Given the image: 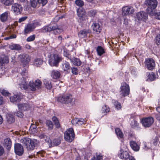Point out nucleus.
Segmentation results:
<instances>
[{"label": "nucleus", "instance_id": "obj_28", "mask_svg": "<svg viewBox=\"0 0 160 160\" xmlns=\"http://www.w3.org/2000/svg\"><path fill=\"white\" fill-rule=\"evenodd\" d=\"M130 144L131 148L134 151H138L139 149V147L134 141H131L130 142Z\"/></svg>", "mask_w": 160, "mask_h": 160}, {"label": "nucleus", "instance_id": "obj_6", "mask_svg": "<svg viewBox=\"0 0 160 160\" xmlns=\"http://www.w3.org/2000/svg\"><path fill=\"white\" fill-rule=\"evenodd\" d=\"M77 15L81 22L88 20V17L84 8H79L77 10Z\"/></svg>", "mask_w": 160, "mask_h": 160}, {"label": "nucleus", "instance_id": "obj_4", "mask_svg": "<svg viewBox=\"0 0 160 160\" xmlns=\"http://www.w3.org/2000/svg\"><path fill=\"white\" fill-rule=\"evenodd\" d=\"M72 95L69 94L63 95L58 97L57 101L64 104L71 103L72 101Z\"/></svg>", "mask_w": 160, "mask_h": 160}, {"label": "nucleus", "instance_id": "obj_48", "mask_svg": "<svg viewBox=\"0 0 160 160\" xmlns=\"http://www.w3.org/2000/svg\"><path fill=\"white\" fill-rule=\"evenodd\" d=\"M1 92L3 95L6 96H9L11 95V94L9 93L8 92L4 89L1 90Z\"/></svg>", "mask_w": 160, "mask_h": 160}, {"label": "nucleus", "instance_id": "obj_60", "mask_svg": "<svg viewBox=\"0 0 160 160\" xmlns=\"http://www.w3.org/2000/svg\"><path fill=\"white\" fill-rule=\"evenodd\" d=\"M62 31V30L61 29L59 28H57L55 31H54V33L55 34H56L58 33H61Z\"/></svg>", "mask_w": 160, "mask_h": 160}, {"label": "nucleus", "instance_id": "obj_59", "mask_svg": "<svg viewBox=\"0 0 160 160\" xmlns=\"http://www.w3.org/2000/svg\"><path fill=\"white\" fill-rule=\"evenodd\" d=\"M37 154L38 157L40 156L41 157H43L44 156V154H45V152L43 151H41L37 152Z\"/></svg>", "mask_w": 160, "mask_h": 160}, {"label": "nucleus", "instance_id": "obj_57", "mask_svg": "<svg viewBox=\"0 0 160 160\" xmlns=\"http://www.w3.org/2000/svg\"><path fill=\"white\" fill-rule=\"evenodd\" d=\"M159 141L158 138L157 137H156L153 140L152 143L153 144L155 145L156 146L158 144Z\"/></svg>", "mask_w": 160, "mask_h": 160}, {"label": "nucleus", "instance_id": "obj_54", "mask_svg": "<svg viewBox=\"0 0 160 160\" xmlns=\"http://www.w3.org/2000/svg\"><path fill=\"white\" fill-rule=\"evenodd\" d=\"M14 114L17 116L18 117L20 118H22L23 116V113L21 112H14Z\"/></svg>", "mask_w": 160, "mask_h": 160}, {"label": "nucleus", "instance_id": "obj_39", "mask_svg": "<svg viewBox=\"0 0 160 160\" xmlns=\"http://www.w3.org/2000/svg\"><path fill=\"white\" fill-rule=\"evenodd\" d=\"M52 119L54 122L56 127L57 128H59L60 127V124L57 118L56 117L54 116L52 118Z\"/></svg>", "mask_w": 160, "mask_h": 160}, {"label": "nucleus", "instance_id": "obj_50", "mask_svg": "<svg viewBox=\"0 0 160 160\" xmlns=\"http://www.w3.org/2000/svg\"><path fill=\"white\" fill-rule=\"evenodd\" d=\"M155 40L156 44L158 46L160 45V34L157 35Z\"/></svg>", "mask_w": 160, "mask_h": 160}, {"label": "nucleus", "instance_id": "obj_46", "mask_svg": "<svg viewBox=\"0 0 160 160\" xmlns=\"http://www.w3.org/2000/svg\"><path fill=\"white\" fill-rule=\"evenodd\" d=\"M114 104L117 109L118 110L121 109L122 107L121 103L118 101H115L114 102Z\"/></svg>", "mask_w": 160, "mask_h": 160}, {"label": "nucleus", "instance_id": "obj_29", "mask_svg": "<svg viewBox=\"0 0 160 160\" xmlns=\"http://www.w3.org/2000/svg\"><path fill=\"white\" fill-rule=\"evenodd\" d=\"M70 60L73 64L75 66H79L82 63L81 61L79 59L75 58H74L72 59L70 58Z\"/></svg>", "mask_w": 160, "mask_h": 160}, {"label": "nucleus", "instance_id": "obj_19", "mask_svg": "<svg viewBox=\"0 0 160 160\" xmlns=\"http://www.w3.org/2000/svg\"><path fill=\"white\" fill-rule=\"evenodd\" d=\"M146 75L147 78V81H153L156 78L155 74L153 72H148L146 73Z\"/></svg>", "mask_w": 160, "mask_h": 160}, {"label": "nucleus", "instance_id": "obj_62", "mask_svg": "<svg viewBox=\"0 0 160 160\" xmlns=\"http://www.w3.org/2000/svg\"><path fill=\"white\" fill-rule=\"evenodd\" d=\"M4 152V149L3 147L0 145V156H2Z\"/></svg>", "mask_w": 160, "mask_h": 160}, {"label": "nucleus", "instance_id": "obj_47", "mask_svg": "<svg viewBox=\"0 0 160 160\" xmlns=\"http://www.w3.org/2000/svg\"><path fill=\"white\" fill-rule=\"evenodd\" d=\"M75 4L78 6L80 7H82L84 5V2L82 1L81 0H76L75 2Z\"/></svg>", "mask_w": 160, "mask_h": 160}, {"label": "nucleus", "instance_id": "obj_41", "mask_svg": "<svg viewBox=\"0 0 160 160\" xmlns=\"http://www.w3.org/2000/svg\"><path fill=\"white\" fill-rule=\"evenodd\" d=\"M44 84L48 89H50L52 88V86L51 82L45 80L44 81Z\"/></svg>", "mask_w": 160, "mask_h": 160}, {"label": "nucleus", "instance_id": "obj_37", "mask_svg": "<svg viewBox=\"0 0 160 160\" xmlns=\"http://www.w3.org/2000/svg\"><path fill=\"white\" fill-rule=\"evenodd\" d=\"M97 51L98 55L100 56H101L105 53L104 49L101 46H98L97 48Z\"/></svg>", "mask_w": 160, "mask_h": 160}, {"label": "nucleus", "instance_id": "obj_45", "mask_svg": "<svg viewBox=\"0 0 160 160\" xmlns=\"http://www.w3.org/2000/svg\"><path fill=\"white\" fill-rule=\"evenodd\" d=\"M38 3V0H30V4L31 6L33 8H35Z\"/></svg>", "mask_w": 160, "mask_h": 160}, {"label": "nucleus", "instance_id": "obj_34", "mask_svg": "<svg viewBox=\"0 0 160 160\" xmlns=\"http://www.w3.org/2000/svg\"><path fill=\"white\" fill-rule=\"evenodd\" d=\"M115 132L117 136L120 138H122L123 137V133L119 128H116L115 129Z\"/></svg>", "mask_w": 160, "mask_h": 160}, {"label": "nucleus", "instance_id": "obj_27", "mask_svg": "<svg viewBox=\"0 0 160 160\" xmlns=\"http://www.w3.org/2000/svg\"><path fill=\"white\" fill-rule=\"evenodd\" d=\"M60 72L57 70H53L52 71L51 76L54 79H58L60 78Z\"/></svg>", "mask_w": 160, "mask_h": 160}, {"label": "nucleus", "instance_id": "obj_35", "mask_svg": "<svg viewBox=\"0 0 160 160\" xmlns=\"http://www.w3.org/2000/svg\"><path fill=\"white\" fill-rule=\"evenodd\" d=\"M150 16H154L155 18L158 20H160V12L155 10L152 12V14L149 15Z\"/></svg>", "mask_w": 160, "mask_h": 160}, {"label": "nucleus", "instance_id": "obj_38", "mask_svg": "<svg viewBox=\"0 0 160 160\" xmlns=\"http://www.w3.org/2000/svg\"><path fill=\"white\" fill-rule=\"evenodd\" d=\"M148 13L144 12H141V19L144 21L148 18Z\"/></svg>", "mask_w": 160, "mask_h": 160}, {"label": "nucleus", "instance_id": "obj_31", "mask_svg": "<svg viewBox=\"0 0 160 160\" xmlns=\"http://www.w3.org/2000/svg\"><path fill=\"white\" fill-rule=\"evenodd\" d=\"M1 2L4 5L9 6L11 5L14 2L13 0H0Z\"/></svg>", "mask_w": 160, "mask_h": 160}, {"label": "nucleus", "instance_id": "obj_53", "mask_svg": "<svg viewBox=\"0 0 160 160\" xmlns=\"http://www.w3.org/2000/svg\"><path fill=\"white\" fill-rule=\"evenodd\" d=\"M96 11L95 10H92L88 12V15L90 17H94L96 15Z\"/></svg>", "mask_w": 160, "mask_h": 160}, {"label": "nucleus", "instance_id": "obj_36", "mask_svg": "<svg viewBox=\"0 0 160 160\" xmlns=\"http://www.w3.org/2000/svg\"><path fill=\"white\" fill-rule=\"evenodd\" d=\"M7 121L9 123H11L15 121V119L12 115L8 114L7 117Z\"/></svg>", "mask_w": 160, "mask_h": 160}, {"label": "nucleus", "instance_id": "obj_2", "mask_svg": "<svg viewBox=\"0 0 160 160\" xmlns=\"http://www.w3.org/2000/svg\"><path fill=\"white\" fill-rule=\"evenodd\" d=\"M158 3L157 0H146L145 1L144 4L148 7L146 11L149 15L152 14V12L155 11Z\"/></svg>", "mask_w": 160, "mask_h": 160}, {"label": "nucleus", "instance_id": "obj_58", "mask_svg": "<svg viewBox=\"0 0 160 160\" xmlns=\"http://www.w3.org/2000/svg\"><path fill=\"white\" fill-rule=\"evenodd\" d=\"M102 157L101 156L98 155L96 157H94L91 159V160H102Z\"/></svg>", "mask_w": 160, "mask_h": 160}, {"label": "nucleus", "instance_id": "obj_49", "mask_svg": "<svg viewBox=\"0 0 160 160\" xmlns=\"http://www.w3.org/2000/svg\"><path fill=\"white\" fill-rule=\"evenodd\" d=\"M35 37L36 36L34 34L31 35L27 39V41L28 42L32 41L35 40Z\"/></svg>", "mask_w": 160, "mask_h": 160}, {"label": "nucleus", "instance_id": "obj_22", "mask_svg": "<svg viewBox=\"0 0 160 160\" xmlns=\"http://www.w3.org/2000/svg\"><path fill=\"white\" fill-rule=\"evenodd\" d=\"M34 29V27L31 23L28 24L25 28L24 33L25 34H27L30 32L33 31Z\"/></svg>", "mask_w": 160, "mask_h": 160}, {"label": "nucleus", "instance_id": "obj_26", "mask_svg": "<svg viewBox=\"0 0 160 160\" xmlns=\"http://www.w3.org/2000/svg\"><path fill=\"white\" fill-rule=\"evenodd\" d=\"M19 85L20 88L22 90H26L28 88V83L24 78H23V81L19 83Z\"/></svg>", "mask_w": 160, "mask_h": 160}, {"label": "nucleus", "instance_id": "obj_61", "mask_svg": "<svg viewBox=\"0 0 160 160\" xmlns=\"http://www.w3.org/2000/svg\"><path fill=\"white\" fill-rule=\"evenodd\" d=\"M109 108L108 107H107L106 105H105V106L102 108V111H104L106 113L109 112Z\"/></svg>", "mask_w": 160, "mask_h": 160}, {"label": "nucleus", "instance_id": "obj_32", "mask_svg": "<svg viewBox=\"0 0 160 160\" xmlns=\"http://www.w3.org/2000/svg\"><path fill=\"white\" fill-rule=\"evenodd\" d=\"M43 63V60L41 58H36L34 60L33 64L37 67H39Z\"/></svg>", "mask_w": 160, "mask_h": 160}, {"label": "nucleus", "instance_id": "obj_30", "mask_svg": "<svg viewBox=\"0 0 160 160\" xmlns=\"http://www.w3.org/2000/svg\"><path fill=\"white\" fill-rule=\"evenodd\" d=\"M9 48L12 50H20L21 49V47L18 44H13L9 45Z\"/></svg>", "mask_w": 160, "mask_h": 160}, {"label": "nucleus", "instance_id": "obj_56", "mask_svg": "<svg viewBox=\"0 0 160 160\" xmlns=\"http://www.w3.org/2000/svg\"><path fill=\"white\" fill-rule=\"evenodd\" d=\"M79 120V118H75L72 119V123L73 125H76L77 124L78 125V121Z\"/></svg>", "mask_w": 160, "mask_h": 160}, {"label": "nucleus", "instance_id": "obj_33", "mask_svg": "<svg viewBox=\"0 0 160 160\" xmlns=\"http://www.w3.org/2000/svg\"><path fill=\"white\" fill-rule=\"evenodd\" d=\"M62 138L59 137L53 140L52 142L53 146H57L60 144L61 142Z\"/></svg>", "mask_w": 160, "mask_h": 160}, {"label": "nucleus", "instance_id": "obj_63", "mask_svg": "<svg viewBox=\"0 0 160 160\" xmlns=\"http://www.w3.org/2000/svg\"><path fill=\"white\" fill-rule=\"evenodd\" d=\"M64 55L66 57L70 59V58L69 57V54L68 52L67 51H64L63 52Z\"/></svg>", "mask_w": 160, "mask_h": 160}, {"label": "nucleus", "instance_id": "obj_55", "mask_svg": "<svg viewBox=\"0 0 160 160\" xmlns=\"http://www.w3.org/2000/svg\"><path fill=\"white\" fill-rule=\"evenodd\" d=\"M38 3L41 4L42 6L46 5L48 2L47 0H38Z\"/></svg>", "mask_w": 160, "mask_h": 160}, {"label": "nucleus", "instance_id": "obj_14", "mask_svg": "<svg viewBox=\"0 0 160 160\" xmlns=\"http://www.w3.org/2000/svg\"><path fill=\"white\" fill-rule=\"evenodd\" d=\"M91 31L89 29H84L81 30L78 33V35L79 38H83L87 36L88 34L90 33Z\"/></svg>", "mask_w": 160, "mask_h": 160}, {"label": "nucleus", "instance_id": "obj_3", "mask_svg": "<svg viewBox=\"0 0 160 160\" xmlns=\"http://www.w3.org/2000/svg\"><path fill=\"white\" fill-rule=\"evenodd\" d=\"M20 142L23 143L26 146L28 150H32L34 149L37 142L38 143L36 140L32 141L28 138H24L20 140Z\"/></svg>", "mask_w": 160, "mask_h": 160}, {"label": "nucleus", "instance_id": "obj_17", "mask_svg": "<svg viewBox=\"0 0 160 160\" xmlns=\"http://www.w3.org/2000/svg\"><path fill=\"white\" fill-rule=\"evenodd\" d=\"M9 62V58L8 57L4 55L0 56V66H2L4 64L8 63Z\"/></svg>", "mask_w": 160, "mask_h": 160}, {"label": "nucleus", "instance_id": "obj_15", "mask_svg": "<svg viewBox=\"0 0 160 160\" xmlns=\"http://www.w3.org/2000/svg\"><path fill=\"white\" fill-rule=\"evenodd\" d=\"M12 141L9 138L5 139L3 143V146L8 150H9L12 146Z\"/></svg>", "mask_w": 160, "mask_h": 160}, {"label": "nucleus", "instance_id": "obj_23", "mask_svg": "<svg viewBox=\"0 0 160 160\" xmlns=\"http://www.w3.org/2000/svg\"><path fill=\"white\" fill-rule=\"evenodd\" d=\"M39 137L41 139H44L46 142L48 143L50 147L52 146V143L49 137L42 134L40 135Z\"/></svg>", "mask_w": 160, "mask_h": 160}, {"label": "nucleus", "instance_id": "obj_5", "mask_svg": "<svg viewBox=\"0 0 160 160\" xmlns=\"http://www.w3.org/2000/svg\"><path fill=\"white\" fill-rule=\"evenodd\" d=\"M75 134L72 128L68 129L64 133V138L66 141L71 142L74 139Z\"/></svg>", "mask_w": 160, "mask_h": 160}, {"label": "nucleus", "instance_id": "obj_42", "mask_svg": "<svg viewBox=\"0 0 160 160\" xmlns=\"http://www.w3.org/2000/svg\"><path fill=\"white\" fill-rule=\"evenodd\" d=\"M34 83L35 85L38 88H40L41 87L42 82L39 79H37L35 80Z\"/></svg>", "mask_w": 160, "mask_h": 160}, {"label": "nucleus", "instance_id": "obj_12", "mask_svg": "<svg viewBox=\"0 0 160 160\" xmlns=\"http://www.w3.org/2000/svg\"><path fill=\"white\" fill-rule=\"evenodd\" d=\"M14 150L16 154L21 156L23 153L24 149L23 146L19 143H16L14 145Z\"/></svg>", "mask_w": 160, "mask_h": 160}, {"label": "nucleus", "instance_id": "obj_64", "mask_svg": "<svg viewBox=\"0 0 160 160\" xmlns=\"http://www.w3.org/2000/svg\"><path fill=\"white\" fill-rule=\"evenodd\" d=\"M78 125H81L82 124H84L85 123V121L82 118H79V120L78 121Z\"/></svg>", "mask_w": 160, "mask_h": 160}, {"label": "nucleus", "instance_id": "obj_13", "mask_svg": "<svg viewBox=\"0 0 160 160\" xmlns=\"http://www.w3.org/2000/svg\"><path fill=\"white\" fill-rule=\"evenodd\" d=\"M20 61L23 65H28L30 60V57L27 55H20L19 56Z\"/></svg>", "mask_w": 160, "mask_h": 160}, {"label": "nucleus", "instance_id": "obj_20", "mask_svg": "<svg viewBox=\"0 0 160 160\" xmlns=\"http://www.w3.org/2000/svg\"><path fill=\"white\" fill-rule=\"evenodd\" d=\"M10 16V12L7 11L3 13L0 15V19L1 21L3 22H4L7 21Z\"/></svg>", "mask_w": 160, "mask_h": 160}, {"label": "nucleus", "instance_id": "obj_8", "mask_svg": "<svg viewBox=\"0 0 160 160\" xmlns=\"http://www.w3.org/2000/svg\"><path fill=\"white\" fill-rule=\"evenodd\" d=\"M122 15L123 16L132 15L134 12L133 8L130 6H124L122 8Z\"/></svg>", "mask_w": 160, "mask_h": 160}, {"label": "nucleus", "instance_id": "obj_52", "mask_svg": "<svg viewBox=\"0 0 160 160\" xmlns=\"http://www.w3.org/2000/svg\"><path fill=\"white\" fill-rule=\"evenodd\" d=\"M71 68L72 72L73 75H77L78 73V70L76 68L72 67Z\"/></svg>", "mask_w": 160, "mask_h": 160}, {"label": "nucleus", "instance_id": "obj_40", "mask_svg": "<svg viewBox=\"0 0 160 160\" xmlns=\"http://www.w3.org/2000/svg\"><path fill=\"white\" fill-rule=\"evenodd\" d=\"M47 126L48 127V129L51 130L53 128V124L52 122L50 120H47L46 122Z\"/></svg>", "mask_w": 160, "mask_h": 160}, {"label": "nucleus", "instance_id": "obj_21", "mask_svg": "<svg viewBox=\"0 0 160 160\" xmlns=\"http://www.w3.org/2000/svg\"><path fill=\"white\" fill-rule=\"evenodd\" d=\"M19 109L23 111H26L29 110L30 106L28 103L19 104L18 105Z\"/></svg>", "mask_w": 160, "mask_h": 160}, {"label": "nucleus", "instance_id": "obj_1", "mask_svg": "<svg viewBox=\"0 0 160 160\" xmlns=\"http://www.w3.org/2000/svg\"><path fill=\"white\" fill-rule=\"evenodd\" d=\"M62 60V57L57 54H51L48 57V63L52 67H58Z\"/></svg>", "mask_w": 160, "mask_h": 160}, {"label": "nucleus", "instance_id": "obj_51", "mask_svg": "<svg viewBox=\"0 0 160 160\" xmlns=\"http://www.w3.org/2000/svg\"><path fill=\"white\" fill-rule=\"evenodd\" d=\"M21 74L23 76L22 78H28V72L26 69H24L22 71Z\"/></svg>", "mask_w": 160, "mask_h": 160}, {"label": "nucleus", "instance_id": "obj_18", "mask_svg": "<svg viewBox=\"0 0 160 160\" xmlns=\"http://www.w3.org/2000/svg\"><path fill=\"white\" fill-rule=\"evenodd\" d=\"M93 31L97 34L99 33L101 31L102 28L100 25L98 23H94L92 26Z\"/></svg>", "mask_w": 160, "mask_h": 160}, {"label": "nucleus", "instance_id": "obj_24", "mask_svg": "<svg viewBox=\"0 0 160 160\" xmlns=\"http://www.w3.org/2000/svg\"><path fill=\"white\" fill-rule=\"evenodd\" d=\"M21 97L18 95H15L10 97V101L12 102H19L21 100Z\"/></svg>", "mask_w": 160, "mask_h": 160}, {"label": "nucleus", "instance_id": "obj_9", "mask_svg": "<svg viewBox=\"0 0 160 160\" xmlns=\"http://www.w3.org/2000/svg\"><path fill=\"white\" fill-rule=\"evenodd\" d=\"M144 64L145 67L149 70H152L155 67V62L152 58L146 59Z\"/></svg>", "mask_w": 160, "mask_h": 160}, {"label": "nucleus", "instance_id": "obj_43", "mask_svg": "<svg viewBox=\"0 0 160 160\" xmlns=\"http://www.w3.org/2000/svg\"><path fill=\"white\" fill-rule=\"evenodd\" d=\"M33 82L30 81L29 82V86L30 89L32 91H35L36 90V87L34 85Z\"/></svg>", "mask_w": 160, "mask_h": 160}, {"label": "nucleus", "instance_id": "obj_44", "mask_svg": "<svg viewBox=\"0 0 160 160\" xmlns=\"http://www.w3.org/2000/svg\"><path fill=\"white\" fill-rule=\"evenodd\" d=\"M51 28L50 26H45L43 27L42 31L43 32H50L52 31Z\"/></svg>", "mask_w": 160, "mask_h": 160}, {"label": "nucleus", "instance_id": "obj_10", "mask_svg": "<svg viewBox=\"0 0 160 160\" xmlns=\"http://www.w3.org/2000/svg\"><path fill=\"white\" fill-rule=\"evenodd\" d=\"M120 89V95L122 96L125 97L129 94L130 92L129 87V85L126 82H124L122 83Z\"/></svg>", "mask_w": 160, "mask_h": 160}, {"label": "nucleus", "instance_id": "obj_16", "mask_svg": "<svg viewBox=\"0 0 160 160\" xmlns=\"http://www.w3.org/2000/svg\"><path fill=\"white\" fill-rule=\"evenodd\" d=\"M61 67L63 71L67 73H69L71 69V66L69 63L67 61H65L62 64Z\"/></svg>", "mask_w": 160, "mask_h": 160}, {"label": "nucleus", "instance_id": "obj_25", "mask_svg": "<svg viewBox=\"0 0 160 160\" xmlns=\"http://www.w3.org/2000/svg\"><path fill=\"white\" fill-rule=\"evenodd\" d=\"M120 158L124 160H128L130 156L128 152L127 151H123L119 155Z\"/></svg>", "mask_w": 160, "mask_h": 160}, {"label": "nucleus", "instance_id": "obj_7", "mask_svg": "<svg viewBox=\"0 0 160 160\" xmlns=\"http://www.w3.org/2000/svg\"><path fill=\"white\" fill-rule=\"evenodd\" d=\"M141 122L145 128H149L153 123L154 119L151 117L143 118L142 119Z\"/></svg>", "mask_w": 160, "mask_h": 160}, {"label": "nucleus", "instance_id": "obj_11", "mask_svg": "<svg viewBox=\"0 0 160 160\" xmlns=\"http://www.w3.org/2000/svg\"><path fill=\"white\" fill-rule=\"evenodd\" d=\"M11 9L15 13L18 15L21 13L22 8L20 4L15 3L12 6Z\"/></svg>", "mask_w": 160, "mask_h": 160}]
</instances>
